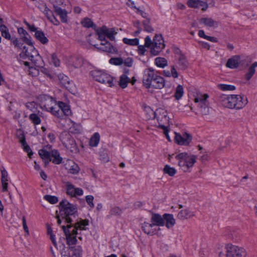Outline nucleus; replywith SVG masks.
<instances>
[{
    "label": "nucleus",
    "mask_w": 257,
    "mask_h": 257,
    "mask_svg": "<svg viewBox=\"0 0 257 257\" xmlns=\"http://www.w3.org/2000/svg\"><path fill=\"white\" fill-rule=\"evenodd\" d=\"M18 33L21 36L22 40L29 46V47H23L22 52L20 54V57L24 58L26 56L34 63L37 64L36 61L39 58V56L38 51L34 47L31 37L23 28H19Z\"/></svg>",
    "instance_id": "nucleus-1"
},
{
    "label": "nucleus",
    "mask_w": 257,
    "mask_h": 257,
    "mask_svg": "<svg viewBox=\"0 0 257 257\" xmlns=\"http://www.w3.org/2000/svg\"><path fill=\"white\" fill-rule=\"evenodd\" d=\"M218 101L224 107L239 109L247 103V99L244 95L221 94L218 96Z\"/></svg>",
    "instance_id": "nucleus-2"
},
{
    "label": "nucleus",
    "mask_w": 257,
    "mask_h": 257,
    "mask_svg": "<svg viewBox=\"0 0 257 257\" xmlns=\"http://www.w3.org/2000/svg\"><path fill=\"white\" fill-rule=\"evenodd\" d=\"M88 225V220H80L79 221L75 222L74 224H67L66 227L65 225L62 226L66 237L67 243L70 247L75 245L77 243V230H85V226Z\"/></svg>",
    "instance_id": "nucleus-3"
},
{
    "label": "nucleus",
    "mask_w": 257,
    "mask_h": 257,
    "mask_svg": "<svg viewBox=\"0 0 257 257\" xmlns=\"http://www.w3.org/2000/svg\"><path fill=\"white\" fill-rule=\"evenodd\" d=\"M59 210L61 216L65 219L66 222L70 224L76 222L77 210L74 205L70 203L67 200H63L60 203Z\"/></svg>",
    "instance_id": "nucleus-4"
},
{
    "label": "nucleus",
    "mask_w": 257,
    "mask_h": 257,
    "mask_svg": "<svg viewBox=\"0 0 257 257\" xmlns=\"http://www.w3.org/2000/svg\"><path fill=\"white\" fill-rule=\"evenodd\" d=\"M143 84L146 88L162 89L165 86L164 78L155 73L153 69L149 68L143 77Z\"/></svg>",
    "instance_id": "nucleus-5"
},
{
    "label": "nucleus",
    "mask_w": 257,
    "mask_h": 257,
    "mask_svg": "<svg viewBox=\"0 0 257 257\" xmlns=\"http://www.w3.org/2000/svg\"><path fill=\"white\" fill-rule=\"evenodd\" d=\"M146 112V117L148 119H153L158 115L162 114L161 117L158 116V120L159 124V127L161 128H168L170 126L169 124V117L167 115V112L164 110L159 108L154 111L151 107L148 106L145 108Z\"/></svg>",
    "instance_id": "nucleus-6"
},
{
    "label": "nucleus",
    "mask_w": 257,
    "mask_h": 257,
    "mask_svg": "<svg viewBox=\"0 0 257 257\" xmlns=\"http://www.w3.org/2000/svg\"><path fill=\"white\" fill-rule=\"evenodd\" d=\"M145 46L150 49V52L154 56L158 55L165 47L164 41L160 35H156L152 41L150 36L145 39Z\"/></svg>",
    "instance_id": "nucleus-7"
},
{
    "label": "nucleus",
    "mask_w": 257,
    "mask_h": 257,
    "mask_svg": "<svg viewBox=\"0 0 257 257\" xmlns=\"http://www.w3.org/2000/svg\"><path fill=\"white\" fill-rule=\"evenodd\" d=\"M209 96L207 94L197 93L195 96L194 102L197 103L198 112L202 115H206L209 113V102L207 100Z\"/></svg>",
    "instance_id": "nucleus-8"
},
{
    "label": "nucleus",
    "mask_w": 257,
    "mask_h": 257,
    "mask_svg": "<svg viewBox=\"0 0 257 257\" xmlns=\"http://www.w3.org/2000/svg\"><path fill=\"white\" fill-rule=\"evenodd\" d=\"M179 160V166L184 172L189 171V169L193 167L196 162V156L189 155L186 153H182L178 154Z\"/></svg>",
    "instance_id": "nucleus-9"
},
{
    "label": "nucleus",
    "mask_w": 257,
    "mask_h": 257,
    "mask_svg": "<svg viewBox=\"0 0 257 257\" xmlns=\"http://www.w3.org/2000/svg\"><path fill=\"white\" fill-rule=\"evenodd\" d=\"M226 252H220L219 253L220 257H246L245 250L238 246L232 244H227L225 246Z\"/></svg>",
    "instance_id": "nucleus-10"
},
{
    "label": "nucleus",
    "mask_w": 257,
    "mask_h": 257,
    "mask_svg": "<svg viewBox=\"0 0 257 257\" xmlns=\"http://www.w3.org/2000/svg\"><path fill=\"white\" fill-rule=\"evenodd\" d=\"M40 104L42 108L51 112L54 115L55 112H57V114L59 113L58 112L59 108L57 102L52 97L46 95H43L40 96Z\"/></svg>",
    "instance_id": "nucleus-11"
},
{
    "label": "nucleus",
    "mask_w": 257,
    "mask_h": 257,
    "mask_svg": "<svg viewBox=\"0 0 257 257\" xmlns=\"http://www.w3.org/2000/svg\"><path fill=\"white\" fill-rule=\"evenodd\" d=\"M96 34L98 36V39L101 42L105 43L107 42L105 40L106 37L110 40H114V36L117 34L116 31L114 28L108 29L106 26H103L100 29L96 30Z\"/></svg>",
    "instance_id": "nucleus-12"
},
{
    "label": "nucleus",
    "mask_w": 257,
    "mask_h": 257,
    "mask_svg": "<svg viewBox=\"0 0 257 257\" xmlns=\"http://www.w3.org/2000/svg\"><path fill=\"white\" fill-rule=\"evenodd\" d=\"M91 74L95 80L99 82L108 85L109 87L114 85L113 78L105 72L95 70L92 71Z\"/></svg>",
    "instance_id": "nucleus-13"
},
{
    "label": "nucleus",
    "mask_w": 257,
    "mask_h": 257,
    "mask_svg": "<svg viewBox=\"0 0 257 257\" xmlns=\"http://www.w3.org/2000/svg\"><path fill=\"white\" fill-rule=\"evenodd\" d=\"M16 135L19 142L21 143L23 150L27 152L29 158H31L33 153L30 148V146L27 144L25 135L22 130H17L16 133Z\"/></svg>",
    "instance_id": "nucleus-14"
},
{
    "label": "nucleus",
    "mask_w": 257,
    "mask_h": 257,
    "mask_svg": "<svg viewBox=\"0 0 257 257\" xmlns=\"http://www.w3.org/2000/svg\"><path fill=\"white\" fill-rule=\"evenodd\" d=\"M57 106L59 108V111H58L59 113L57 114V112H54V115L58 117L63 116V114H64L66 115H69L71 113L69 106L65 103L59 101L57 104Z\"/></svg>",
    "instance_id": "nucleus-15"
},
{
    "label": "nucleus",
    "mask_w": 257,
    "mask_h": 257,
    "mask_svg": "<svg viewBox=\"0 0 257 257\" xmlns=\"http://www.w3.org/2000/svg\"><path fill=\"white\" fill-rule=\"evenodd\" d=\"M189 65L186 57L178 49V69L185 70Z\"/></svg>",
    "instance_id": "nucleus-16"
},
{
    "label": "nucleus",
    "mask_w": 257,
    "mask_h": 257,
    "mask_svg": "<svg viewBox=\"0 0 257 257\" xmlns=\"http://www.w3.org/2000/svg\"><path fill=\"white\" fill-rule=\"evenodd\" d=\"M192 137L191 135L184 133L182 135L178 134V145L188 146L191 142Z\"/></svg>",
    "instance_id": "nucleus-17"
},
{
    "label": "nucleus",
    "mask_w": 257,
    "mask_h": 257,
    "mask_svg": "<svg viewBox=\"0 0 257 257\" xmlns=\"http://www.w3.org/2000/svg\"><path fill=\"white\" fill-rule=\"evenodd\" d=\"M187 4L191 8L197 9L202 7L203 11H205L207 9V4L201 0H188Z\"/></svg>",
    "instance_id": "nucleus-18"
},
{
    "label": "nucleus",
    "mask_w": 257,
    "mask_h": 257,
    "mask_svg": "<svg viewBox=\"0 0 257 257\" xmlns=\"http://www.w3.org/2000/svg\"><path fill=\"white\" fill-rule=\"evenodd\" d=\"M100 45L99 47H97V45H94V46L99 50L108 53L112 54L117 53V50L108 42H105V43L101 42Z\"/></svg>",
    "instance_id": "nucleus-19"
},
{
    "label": "nucleus",
    "mask_w": 257,
    "mask_h": 257,
    "mask_svg": "<svg viewBox=\"0 0 257 257\" xmlns=\"http://www.w3.org/2000/svg\"><path fill=\"white\" fill-rule=\"evenodd\" d=\"M240 59L239 56H234L231 57L227 60L226 66L231 69L237 68L239 65Z\"/></svg>",
    "instance_id": "nucleus-20"
},
{
    "label": "nucleus",
    "mask_w": 257,
    "mask_h": 257,
    "mask_svg": "<svg viewBox=\"0 0 257 257\" xmlns=\"http://www.w3.org/2000/svg\"><path fill=\"white\" fill-rule=\"evenodd\" d=\"M154 224L153 223L144 222L142 224V228L145 233L152 235L155 234L156 231V229L154 228Z\"/></svg>",
    "instance_id": "nucleus-21"
},
{
    "label": "nucleus",
    "mask_w": 257,
    "mask_h": 257,
    "mask_svg": "<svg viewBox=\"0 0 257 257\" xmlns=\"http://www.w3.org/2000/svg\"><path fill=\"white\" fill-rule=\"evenodd\" d=\"M199 22L200 24H204L208 27H217L218 26V22L211 18H202L199 20Z\"/></svg>",
    "instance_id": "nucleus-22"
},
{
    "label": "nucleus",
    "mask_w": 257,
    "mask_h": 257,
    "mask_svg": "<svg viewBox=\"0 0 257 257\" xmlns=\"http://www.w3.org/2000/svg\"><path fill=\"white\" fill-rule=\"evenodd\" d=\"M58 78L62 85L64 86L66 88L69 90L71 89V86H72L73 84L69 80V78L67 76L60 74L58 75Z\"/></svg>",
    "instance_id": "nucleus-23"
},
{
    "label": "nucleus",
    "mask_w": 257,
    "mask_h": 257,
    "mask_svg": "<svg viewBox=\"0 0 257 257\" xmlns=\"http://www.w3.org/2000/svg\"><path fill=\"white\" fill-rule=\"evenodd\" d=\"M63 145L73 153H77L79 152V149L73 139H70L68 142H65Z\"/></svg>",
    "instance_id": "nucleus-24"
},
{
    "label": "nucleus",
    "mask_w": 257,
    "mask_h": 257,
    "mask_svg": "<svg viewBox=\"0 0 257 257\" xmlns=\"http://www.w3.org/2000/svg\"><path fill=\"white\" fill-rule=\"evenodd\" d=\"M194 215L193 212L187 208L182 209L178 214V217L180 219H188Z\"/></svg>",
    "instance_id": "nucleus-25"
},
{
    "label": "nucleus",
    "mask_w": 257,
    "mask_h": 257,
    "mask_svg": "<svg viewBox=\"0 0 257 257\" xmlns=\"http://www.w3.org/2000/svg\"><path fill=\"white\" fill-rule=\"evenodd\" d=\"M62 160V159L60 157L58 151L56 150H52L50 161H52L55 164H59L61 163Z\"/></svg>",
    "instance_id": "nucleus-26"
},
{
    "label": "nucleus",
    "mask_w": 257,
    "mask_h": 257,
    "mask_svg": "<svg viewBox=\"0 0 257 257\" xmlns=\"http://www.w3.org/2000/svg\"><path fill=\"white\" fill-rule=\"evenodd\" d=\"M151 222L154 224V225L163 226L164 225V217H162L159 214H154L151 218Z\"/></svg>",
    "instance_id": "nucleus-27"
},
{
    "label": "nucleus",
    "mask_w": 257,
    "mask_h": 257,
    "mask_svg": "<svg viewBox=\"0 0 257 257\" xmlns=\"http://www.w3.org/2000/svg\"><path fill=\"white\" fill-rule=\"evenodd\" d=\"M164 222H166V226L168 228L172 227L175 223V219L173 215L170 214H165L163 215Z\"/></svg>",
    "instance_id": "nucleus-28"
},
{
    "label": "nucleus",
    "mask_w": 257,
    "mask_h": 257,
    "mask_svg": "<svg viewBox=\"0 0 257 257\" xmlns=\"http://www.w3.org/2000/svg\"><path fill=\"white\" fill-rule=\"evenodd\" d=\"M55 12L60 16L62 22L66 23L67 21V13L65 10L54 6Z\"/></svg>",
    "instance_id": "nucleus-29"
},
{
    "label": "nucleus",
    "mask_w": 257,
    "mask_h": 257,
    "mask_svg": "<svg viewBox=\"0 0 257 257\" xmlns=\"http://www.w3.org/2000/svg\"><path fill=\"white\" fill-rule=\"evenodd\" d=\"M35 37L43 44H47L48 42V39L45 36L44 32L41 30L37 31L35 33Z\"/></svg>",
    "instance_id": "nucleus-30"
},
{
    "label": "nucleus",
    "mask_w": 257,
    "mask_h": 257,
    "mask_svg": "<svg viewBox=\"0 0 257 257\" xmlns=\"http://www.w3.org/2000/svg\"><path fill=\"white\" fill-rule=\"evenodd\" d=\"M164 75L166 77H173L175 78L177 77V71L175 66H171L167 69L163 71Z\"/></svg>",
    "instance_id": "nucleus-31"
},
{
    "label": "nucleus",
    "mask_w": 257,
    "mask_h": 257,
    "mask_svg": "<svg viewBox=\"0 0 257 257\" xmlns=\"http://www.w3.org/2000/svg\"><path fill=\"white\" fill-rule=\"evenodd\" d=\"M130 82V78L125 74L121 75L120 77L119 85L122 88H125L127 87V84Z\"/></svg>",
    "instance_id": "nucleus-32"
},
{
    "label": "nucleus",
    "mask_w": 257,
    "mask_h": 257,
    "mask_svg": "<svg viewBox=\"0 0 257 257\" xmlns=\"http://www.w3.org/2000/svg\"><path fill=\"white\" fill-rule=\"evenodd\" d=\"M39 155L42 159L45 160V164L49 163L51 158V152L41 149L39 151Z\"/></svg>",
    "instance_id": "nucleus-33"
},
{
    "label": "nucleus",
    "mask_w": 257,
    "mask_h": 257,
    "mask_svg": "<svg viewBox=\"0 0 257 257\" xmlns=\"http://www.w3.org/2000/svg\"><path fill=\"white\" fill-rule=\"evenodd\" d=\"M67 169L68 172L72 174H76L79 171V167L78 166L73 162H71L70 164L68 165Z\"/></svg>",
    "instance_id": "nucleus-34"
},
{
    "label": "nucleus",
    "mask_w": 257,
    "mask_h": 257,
    "mask_svg": "<svg viewBox=\"0 0 257 257\" xmlns=\"http://www.w3.org/2000/svg\"><path fill=\"white\" fill-rule=\"evenodd\" d=\"M100 141V136L98 133H95L90 138L89 145L91 147H96Z\"/></svg>",
    "instance_id": "nucleus-35"
},
{
    "label": "nucleus",
    "mask_w": 257,
    "mask_h": 257,
    "mask_svg": "<svg viewBox=\"0 0 257 257\" xmlns=\"http://www.w3.org/2000/svg\"><path fill=\"white\" fill-rule=\"evenodd\" d=\"M0 24V31L2 36L7 39L11 40V37L10 34L9 33L8 29L5 25H3V24Z\"/></svg>",
    "instance_id": "nucleus-36"
},
{
    "label": "nucleus",
    "mask_w": 257,
    "mask_h": 257,
    "mask_svg": "<svg viewBox=\"0 0 257 257\" xmlns=\"http://www.w3.org/2000/svg\"><path fill=\"white\" fill-rule=\"evenodd\" d=\"M60 139L62 144H64L65 142H68L70 139H73V138H72L70 133L68 131H64L62 132L60 135Z\"/></svg>",
    "instance_id": "nucleus-37"
},
{
    "label": "nucleus",
    "mask_w": 257,
    "mask_h": 257,
    "mask_svg": "<svg viewBox=\"0 0 257 257\" xmlns=\"http://www.w3.org/2000/svg\"><path fill=\"white\" fill-rule=\"evenodd\" d=\"M70 248L73 251L71 257H82V249L80 246H70Z\"/></svg>",
    "instance_id": "nucleus-38"
},
{
    "label": "nucleus",
    "mask_w": 257,
    "mask_h": 257,
    "mask_svg": "<svg viewBox=\"0 0 257 257\" xmlns=\"http://www.w3.org/2000/svg\"><path fill=\"white\" fill-rule=\"evenodd\" d=\"M156 65L161 68H164L167 65V61L164 58L162 57H157L155 60Z\"/></svg>",
    "instance_id": "nucleus-39"
},
{
    "label": "nucleus",
    "mask_w": 257,
    "mask_h": 257,
    "mask_svg": "<svg viewBox=\"0 0 257 257\" xmlns=\"http://www.w3.org/2000/svg\"><path fill=\"white\" fill-rule=\"evenodd\" d=\"M217 87L223 91L234 90L236 88L234 85L225 84H219Z\"/></svg>",
    "instance_id": "nucleus-40"
},
{
    "label": "nucleus",
    "mask_w": 257,
    "mask_h": 257,
    "mask_svg": "<svg viewBox=\"0 0 257 257\" xmlns=\"http://www.w3.org/2000/svg\"><path fill=\"white\" fill-rule=\"evenodd\" d=\"M122 213V209L117 206H114L111 208L109 212V216H119Z\"/></svg>",
    "instance_id": "nucleus-41"
},
{
    "label": "nucleus",
    "mask_w": 257,
    "mask_h": 257,
    "mask_svg": "<svg viewBox=\"0 0 257 257\" xmlns=\"http://www.w3.org/2000/svg\"><path fill=\"white\" fill-rule=\"evenodd\" d=\"M123 42L124 43L131 46H136L139 44V39L137 38L127 39L124 38L123 39Z\"/></svg>",
    "instance_id": "nucleus-42"
},
{
    "label": "nucleus",
    "mask_w": 257,
    "mask_h": 257,
    "mask_svg": "<svg viewBox=\"0 0 257 257\" xmlns=\"http://www.w3.org/2000/svg\"><path fill=\"white\" fill-rule=\"evenodd\" d=\"M81 24L83 25V26L86 28H95L96 27L95 25L92 22V21L88 18H84L82 21Z\"/></svg>",
    "instance_id": "nucleus-43"
},
{
    "label": "nucleus",
    "mask_w": 257,
    "mask_h": 257,
    "mask_svg": "<svg viewBox=\"0 0 257 257\" xmlns=\"http://www.w3.org/2000/svg\"><path fill=\"white\" fill-rule=\"evenodd\" d=\"M164 172L165 174H168L170 176H173L176 172L175 168H171L170 166L166 165L163 169Z\"/></svg>",
    "instance_id": "nucleus-44"
},
{
    "label": "nucleus",
    "mask_w": 257,
    "mask_h": 257,
    "mask_svg": "<svg viewBox=\"0 0 257 257\" xmlns=\"http://www.w3.org/2000/svg\"><path fill=\"white\" fill-rule=\"evenodd\" d=\"M71 61L72 65L75 68H79L82 65V59L81 58H72Z\"/></svg>",
    "instance_id": "nucleus-45"
},
{
    "label": "nucleus",
    "mask_w": 257,
    "mask_h": 257,
    "mask_svg": "<svg viewBox=\"0 0 257 257\" xmlns=\"http://www.w3.org/2000/svg\"><path fill=\"white\" fill-rule=\"evenodd\" d=\"M111 64L120 65L123 63V60L121 58H112L109 61Z\"/></svg>",
    "instance_id": "nucleus-46"
},
{
    "label": "nucleus",
    "mask_w": 257,
    "mask_h": 257,
    "mask_svg": "<svg viewBox=\"0 0 257 257\" xmlns=\"http://www.w3.org/2000/svg\"><path fill=\"white\" fill-rule=\"evenodd\" d=\"M29 118L32 122L35 124H38L41 122L40 118L35 113L31 114L29 116Z\"/></svg>",
    "instance_id": "nucleus-47"
},
{
    "label": "nucleus",
    "mask_w": 257,
    "mask_h": 257,
    "mask_svg": "<svg viewBox=\"0 0 257 257\" xmlns=\"http://www.w3.org/2000/svg\"><path fill=\"white\" fill-rule=\"evenodd\" d=\"M44 199L51 204H55L58 201V198L55 196L49 195H45Z\"/></svg>",
    "instance_id": "nucleus-48"
},
{
    "label": "nucleus",
    "mask_w": 257,
    "mask_h": 257,
    "mask_svg": "<svg viewBox=\"0 0 257 257\" xmlns=\"http://www.w3.org/2000/svg\"><path fill=\"white\" fill-rule=\"evenodd\" d=\"M75 187L71 184H67V194L72 197L75 196Z\"/></svg>",
    "instance_id": "nucleus-49"
},
{
    "label": "nucleus",
    "mask_w": 257,
    "mask_h": 257,
    "mask_svg": "<svg viewBox=\"0 0 257 257\" xmlns=\"http://www.w3.org/2000/svg\"><path fill=\"white\" fill-rule=\"evenodd\" d=\"M100 160L104 163L108 162L109 161V158L108 154L103 151L100 152Z\"/></svg>",
    "instance_id": "nucleus-50"
},
{
    "label": "nucleus",
    "mask_w": 257,
    "mask_h": 257,
    "mask_svg": "<svg viewBox=\"0 0 257 257\" xmlns=\"http://www.w3.org/2000/svg\"><path fill=\"white\" fill-rule=\"evenodd\" d=\"M51 62L56 67L60 65V61L55 54L51 55Z\"/></svg>",
    "instance_id": "nucleus-51"
},
{
    "label": "nucleus",
    "mask_w": 257,
    "mask_h": 257,
    "mask_svg": "<svg viewBox=\"0 0 257 257\" xmlns=\"http://www.w3.org/2000/svg\"><path fill=\"white\" fill-rule=\"evenodd\" d=\"M11 40L12 43L14 45L15 48L21 49L22 44L20 42L18 38H13Z\"/></svg>",
    "instance_id": "nucleus-52"
},
{
    "label": "nucleus",
    "mask_w": 257,
    "mask_h": 257,
    "mask_svg": "<svg viewBox=\"0 0 257 257\" xmlns=\"http://www.w3.org/2000/svg\"><path fill=\"white\" fill-rule=\"evenodd\" d=\"M86 201L87 203V204L89 205V206L91 208H93L94 207V205L93 203V201L94 199V197L92 195H87L86 196Z\"/></svg>",
    "instance_id": "nucleus-53"
},
{
    "label": "nucleus",
    "mask_w": 257,
    "mask_h": 257,
    "mask_svg": "<svg viewBox=\"0 0 257 257\" xmlns=\"http://www.w3.org/2000/svg\"><path fill=\"white\" fill-rule=\"evenodd\" d=\"M184 91L183 86L178 85V100H179L184 95Z\"/></svg>",
    "instance_id": "nucleus-54"
},
{
    "label": "nucleus",
    "mask_w": 257,
    "mask_h": 257,
    "mask_svg": "<svg viewBox=\"0 0 257 257\" xmlns=\"http://www.w3.org/2000/svg\"><path fill=\"white\" fill-rule=\"evenodd\" d=\"M43 13L49 20L50 19L51 17L54 16L53 12L46 7H45Z\"/></svg>",
    "instance_id": "nucleus-55"
},
{
    "label": "nucleus",
    "mask_w": 257,
    "mask_h": 257,
    "mask_svg": "<svg viewBox=\"0 0 257 257\" xmlns=\"http://www.w3.org/2000/svg\"><path fill=\"white\" fill-rule=\"evenodd\" d=\"M144 30L148 32H152L153 31V28L149 25V22L148 21L144 22Z\"/></svg>",
    "instance_id": "nucleus-56"
},
{
    "label": "nucleus",
    "mask_w": 257,
    "mask_h": 257,
    "mask_svg": "<svg viewBox=\"0 0 257 257\" xmlns=\"http://www.w3.org/2000/svg\"><path fill=\"white\" fill-rule=\"evenodd\" d=\"M1 173H2V178H1V181H8V172L6 170L5 168H3L1 170Z\"/></svg>",
    "instance_id": "nucleus-57"
},
{
    "label": "nucleus",
    "mask_w": 257,
    "mask_h": 257,
    "mask_svg": "<svg viewBox=\"0 0 257 257\" xmlns=\"http://www.w3.org/2000/svg\"><path fill=\"white\" fill-rule=\"evenodd\" d=\"M36 105L34 102H28L26 104V107L32 111H35V109H36Z\"/></svg>",
    "instance_id": "nucleus-58"
},
{
    "label": "nucleus",
    "mask_w": 257,
    "mask_h": 257,
    "mask_svg": "<svg viewBox=\"0 0 257 257\" xmlns=\"http://www.w3.org/2000/svg\"><path fill=\"white\" fill-rule=\"evenodd\" d=\"M257 67V62H254L248 68V73L252 76L255 73V68Z\"/></svg>",
    "instance_id": "nucleus-59"
},
{
    "label": "nucleus",
    "mask_w": 257,
    "mask_h": 257,
    "mask_svg": "<svg viewBox=\"0 0 257 257\" xmlns=\"http://www.w3.org/2000/svg\"><path fill=\"white\" fill-rule=\"evenodd\" d=\"M22 221H23V226L25 232L26 233L27 235H29V228L27 225L26 219V217L25 216H23Z\"/></svg>",
    "instance_id": "nucleus-60"
},
{
    "label": "nucleus",
    "mask_w": 257,
    "mask_h": 257,
    "mask_svg": "<svg viewBox=\"0 0 257 257\" xmlns=\"http://www.w3.org/2000/svg\"><path fill=\"white\" fill-rule=\"evenodd\" d=\"M133 60L132 58H127L126 59L123 61V63L124 64L125 66L127 67H132L133 65Z\"/></svg>",
    "instance_id": "nucleus-61"
},
{
    "label": "nucleus",
    "mask_w": 257,
    "mask_h": 257,
    "mask_svg": "<svg viewBox=\"0 0 257 257\" xmlns=\"http://www.w3.org/2000/svg\"><path fill=\"white\" fill-rule=\"evenodd\" d=\"M24 23L26 24V25L28 27V28L30 31H31L32 32H34L35 33L37 31H39L38 30V29L36 27H35V26L34 25H31L26 21H25Z\"/></svg>",
    "instance_id": "nucleus-62"
},
{
    "label": "nucleus",
    "mask_w": 257,
    "mask_h": 257,
    "mask_svg": "<svg viewBox=\"0 0 257 257\" xmlns=\"http://www.w3.org/2000/svg\"><path fill=\"white\" fill-rule=\"evenodd\" d=\"M145 47H147L145 45L144 46L140 45L138 47V53L140 55H143L145 54L146 51Z\"/></svg>",
    "instance_id": "nucleus-63"
},
{
    "label": "nucleus",
    "mask_w": 257,
    "mask_h": 257,
    "mask_svg": "<svg viewBox=\"0 0 257 257\" xmlns=\"http://www.w3.org/2000/svg\"><path fill=\"white\" fill-rule=\"evenodd\" d=\"M83 191L82 189L80 188H75V196L76 197L77 196H81L83 195Z\"/></svg>",
    "instance_id": "nucleus-64"
}]
</instances>
